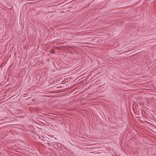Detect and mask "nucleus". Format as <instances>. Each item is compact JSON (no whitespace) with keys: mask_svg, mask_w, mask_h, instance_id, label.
Returning a JSON list of instances; mask_svg holds the SVG:
<instances>
[{"mask_svg":"<svg viewBox=\"0 0 156 156\" xmlns=\"http://www.w3.org/2000/svg\"><path fill=\"white\" fill-rule=\"evenodd\" d=\"M52 53H54V51H52Z\"/></svg>","mask_w":156,"mask_h":156,"instance_id":"f257e3e1","label":"nucleus"}]
</instances>
